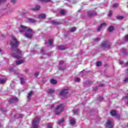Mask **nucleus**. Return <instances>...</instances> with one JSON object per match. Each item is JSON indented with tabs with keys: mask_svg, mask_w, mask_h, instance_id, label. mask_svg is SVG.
<instances>
[{
	"mask_svg": "<svg viewBox=\"0 0 128 128\" xmlns=\"http://www.w3.org/2000/svg\"><path fill=\"white\" fill-rule=\"evenodd\" d=\"M109 32H112L114 30V27L112 26H110L108 28Z\"/></svg>",
	"mask_w": 128,
	"mask_h": 128,
	"instance_id": "obj_32",
	"label": "nucleus"
},
{
	"mask_svg": "<svg viewBox=\"0 0 128 128\" xmlns=\"http://www.w3.org/2000/svg\"><path fill=\"white\" fill-rule=\"evenodd\" d=\"M110 114L112 116H116V118H120V116L119 114H116V112L114 110L110 112Z\"/></svg>",
	"mask_w": 128,
	"mask_h": 128,
	"instance_id": "obj_8",
	"label": "nucleus"
},
{
	"mask_svg": "<svg viewBox=\"0 0 128 128\" xmlns=\"http://www.w3.org/2000/svg\"><path fill=\"white\" fill-rule=\"evenodd\" d=\"M38 124H40V118L36 117L32 120V128H38Z\"/></svg>",
	"mask_w": 128,
	"mask_h": 128,
	"instance_id": "obj_3",
	"label": "nucleus"
},
{
	"mask_svg": "<svg viewBox=\"0 0 128 128\" xmlns=\"http://www.w3.org/2000/svg\"><path fill=\"white\" fill-rule=\"evenodd\" d=\"M106 23L102 24L97 28V32H100V30H102V28H106Z\"/></svg>",
	"mask_w": 128,
	"mask_h": 128,
	"instance_id": "obj_10",
	"label": "nucleus"
},
{
	"mask_svg": "<svg viewBox=\"0 0 128 128\" xmlns=\"http://www.w3.org/2000/svg\"><path fill=\"white\" fill-rule=\"evenodd\" d=\"M6 2V0H0V4L2 2Z\"/></svg>",
	"mask_w": 128,
	"mask_h": 128,
	"instance_id": "obj_42",
	"label": "nucleus"
},
{
	"mask_svg": "<svg viewBox=\"0 0 128 128\" xmlns=\"http://www.w3.org/2000/svg\"><path fill=\"white\" fill-rule=\"evenodd\" d=\"M10 44L12 46V52H16V54L12 53V56H13V58H17V60L20 58L22 52H20V50L16 48L18 46V44H20V42L14 36H11Z\"/></svg>",
	"mask_w": 128,
	"mask_h": 128,
	"instance_id": "obj_1",
	"label": "nucleus"
},
{
	"mask_svg": "<svg viewBox=\"0 0 128 128\" xmlns=\"http://www.w3.org/2000/svg\"><path fill=\"white\" fill-rule=\"evenodd\" d=\"M52 24H54V26H56V24H59L60 23L58 22H56V20H52Z\"/></svg>",
	"mask_w": 128,
	"mask_h": 128,
	"instance_id": "obj_21",
	"label": "nucleus"
},
{
	"mask_svg": "<svg viewBox=\"0 0 128 128\" xmlns=\"http://www.w3.org/2000/svg\"><path fill=\"white\" fill-rule=\"evenodd\" d=\"M64 110V105L61 104L55 108V112L56 114H60V112Z\"/></svg>",
	"mask_w": 128,
	"mask_h": 128,
	"instance_id": "obj_5",
	"label": "nucleus"
},
{
	"mask_svg": "<svg viewBox=\"0 0 128 128\" xmlns=\"http://www.w3.org/2000/svg\"><path fill=\"white\" fill-rule=\"evenodd\" d=\"M70 124L71 126L76 124V120H74V118H70Z\"/></svg>",
	"mask_w": 128,
	"mask_h": 128,
	"instance_id": "obj_11",
	"label": "nucleus"
},
{
	"mask_svg": "<svg viewBox=\"0 0 128 128\" xmlns=\"http://www.w3.org/2000/svg\"><path fill=\"white\" fill-rule=\"evenodd\" d=\"M117 20H122L124 18V16H118L116 17Z\"/></svg>",
	"mask_w": 128,
	"mask_h": 128,
	"instance_id": "obj_30",
	"label": "nucleus"
},
{
	"mask_svg": "<svg viewBox=\"0 0 128 128\" xmlns=\"http://www.w3.org/2000/svg\"><path fill=\"white\" fill-rule=\"evenodd\" d=\"M11 2L12 4H16V0H11Z\"/></svg>",
	"mask_w": 128,
	"mask_h": 128,
	"instance_id": "obj_43",
	"label": "nucleus"
},
{
	"mask_svg": "<svg viewBox=\"0 0 128 128\" xmlns=\"http://www.w3.org/2000/svg\"><path fill=\"white\" fill-rule=\"evenodd\" d=\"M102 48H107L108 50L110 48V43L108 41H105L102 43Z\"/></svg>",
	"mask_w": 128,
	"mask_h": 128,
	"instance_id": "obj_6",
	"label": "nucleus"
},
{
	"mask_svg": "<svg viewBox=\"0 0 128 128\" xmlns=\"http://www.w3.org/2000/svg\"><path fill=\"white\" fill-rule=\"evenodd\" d=\"M40 2H50V0H40Z\"/></svg>",
	"mask_w": 128,
	"mask_h": 128,
	"instance_id": "obj_29",
	"label": "nucleus"
},
{
	"mask_svg": "<svg viewBox=\"0 0 128 128\" xmlns=\"http://www.w3.org/2000/svg\"><path fill=\"white\" fill-rule=\"evenodd\" d=\"M59 64H64V61H60L59 62Z\"/></svg>",
	"mask_w": 128,
	"mask_h": 128,
	"instance_id": "obj_46",
	"label": "nucleus"
},
{
	"mask_svg": "<svg viewBox=\"0 0 128 128\" xmlns=\"http://www.w3.org/2000/svg\"><path fill=\"white\" fill-rule=\"evenodd\" d=\"M48 94H54V89H49L48 90Z\"/></svg>",
	"mask_w": 128,
	"mask_h": 128,
	"instance_id": "obj_22",
	"label": "nucleus"
},
{
	"mask_svg": "<svg viewBox=\"0 0 128 128\" xmlns=\"http://www.w3.org/2000/svg\"><path fill=\"white\" fill-rule=\"evenodd\" d=\"M18 98L16 97H13L8 100L10 104H14L18 102Z\"/></svg>",
	"mask_w": 128,
	"mask_h": 128,
	"instance_id": "obj_9",
	"label": "nucleus"
},
{
	"mask_svg": "<svg viewBox=\"0 0 128 128\" xmlns=\"http://www.w3.org/2000/svg\"><path fill=\"white\" fill-rule=\"evenodd\" d=\"M119 64H124V61L119 60Z\"/></svg>",
	"mask_w": 128,
	"mask_h": 128,
	"instance_id": "obj_44",
	"label": "nucleus"
},
{
	"mask_svg": "<svg viewBox=\"0 0 128 128\" xmlns=\"http://www.w3.org/2000/svg\"><path fill=\"white\" fill-rule=\"evenodd\" d=\"M2 52V50L0 48V52Z\"/></svg>",
	"mask_w": 128,
	"mask_h": 128,
	"instance_id": "obj_55",
	"label": "nucleus"
},
{
	"mask_svg": "<svg viewBox=\"0 0 128 128\" xmlns=\"http://www.w3.org/2000/svg\"><path fill=\"white\" fill-rule=\"evenodd\" d=\"M54 105H52V106H51V108H54Z\"/></svg>",
	"mask_w": 128,
	"mask_h": 128,
	"instance_id": "obj_52",
	"label": "nucleus"
},
{
	"mask_svg": "<svg viewBox=\"0 0 128 128\" xmlns=\"http://www.w3.org/2000/svg\"><path fill=\"white\" fill-rule=\"evenodd\" d=\"M12 70H14V69L12 68V69L10 70V71H11V72H12Z\"/></svg>",
	"mask_w": 128,
	"mask_h": 128,
	"instance_id": "obj_54",
	"label": "nucleus"
},
{
	"mask_svg": "<svg viewBox=\"0 0 128 128\" xmlns=\"http://www.w3.org/2000/svg\"><path fill=\"white\" fill-rule=\"evenodd\" d=\"M38 74H39L38 72L35 73V76H38Z\"/></svg>",
	"mask_w": 128,
	"mask_h": 128,
	"instance_id": "obj_47",
	"label": "nucleus"
},
{
	"mask_svg": "<svg viewBox=\"0 0 128 128\" xmlns=\"http://www.w3.org/2000/svg\"><path fill=\"white\" fill-rule=\"evenodd\" d=\"M112 11H110L108 16H112Z\"/></svg>",
	"mask_w": 128,
	"mask_h": 128,
	"instance_id": "obj_36",
	"label": "nucleus"
},
{
	"mask_svg": "<svg viewBox=\"0 0 128 128\" xmlns=\"http://www.w3.org/2000/svg\"><path fill=\"white\" fill-rule=\"evenodd\" d=\"M47 128H52V124L50 123L47 124Z\"/></svg>",
	"mask_w": 128,
	"mask_h": 128,
	"instance_id": "obj_25",
	"label": "nucleus"
},
{
	"mask_svg": "<svg viewBox=\"0 0 128 128\" xmlns=\"http://www.w3.org/2000/svg\"><path fill=\"white\" fill-rule=\"evenodd\" d=\"M73 112L74 114H78V109H74L73 110Z\"/></svg>",
	"mask_w": 128,
	"mask_h": 128,
	"instance_id": "obj_31",
	"label": "nucleus"
},
{
	"mask_svg": "<svg viewBox=\"0 0 128 128\" xmlns=\"http://www.w3.org/2000/svg\"><path fill=\"white\" fill-rule=\"evenodd\" d=\"M59 70H66V68L60 66L59 67Z\"/></svg>",
	"mask_w": 128,
	"mask_h": 128,
	"instance_id": "obj_33",
	"label": "nucleus"
},
{
	"mask_svg": "<svg viewBox=\"0 0 128 128\" xmlns=\"http://www.w3.org/2000/svg\"><path fill=\"white\" fill-rule=\"evenodd\" d=\"M2 126V125L0 124V127Z\"/></svg>",
	"mask_w": 128,
	"mask_h": 128,
	"instance_id": "obj_59",
	"label": "nucleus"
},
{
	"mask_svg": "<svg viewBox=\"0 0 128 128\" xmlns=\"http://www.w3.org/2000/svg\"><path fill=\"white\" fill-rule=\"evenodd\" d=\"M22 118V114H19V117L17 118Z\"/></svg>",
	"mask_w": 128,
	"mask_h": 128,
	"instance_id": "obj_45",
	"label": "nucleus"
},
{
	"mask_svg": "<svg viewBox=\"0 0 128 128\" xmlns=\"http://www.w3.org/2000/svg\"><path fill=\"white\" fill-rule=\"evenodd\" d=\"M28 70H26V72H28Z\"/></svg>",
	"mask_w": 128,
	"mask_h": 128,
	"instance_id": "obj_57",
	"label": "nucleus"
},
{
	"mask_svg": "<svg viewBox=\"0 0 128 128\" xmlns=\"http://www.w3.org/2000/svg\"><path fill=\"white\" fill-rule=\"evenodd\" d=\"M105 126L106 128H114V121L112 119H108Z\"/></svg>",
	"mask_w": 128,
	"mask_h": 128,
	"instance_id": "obj_4",
	"label": "nucleus"
},
{
	"mask_svg": "<svg viewBox=\"0 0 128 128\" xmlns=\"http://www.w3.org/2000/svg\"><path fill=\"white\" fill-rule=\"evenodd\" d=\"M128 82V78H125V79L124 80V82Z\"/></svg>",
	"mask_w": 128,
	"mask_h": 128,
	"instance_id": "obj_41",
	"label": "nucleus"
},
{
	"mask_svg": "<svg viewBox=\"0 0 128 128\" xmlns=\"http://www.w3.org/2000/svg\"><path fill=\"white\" fill-rule=\"evenodd\" d=\"M40 53L42 54H45L44 50V49H42Z\"/></svg>",
	"mask_w": 128,
	"mask_h": 128,
	"instance_id": "obj_40",
	"label": "nucleus"
},
{
	"mask_svg": "<svg viewBox=\"0 0 128 128\" xmlns=\"http://www.w3.org/2000/svg\"><path fill=\"white\" fill-rule=\"evenodd\" d=\"M48 44H49V46H52V44H54V40H52V39L49 40Z\"/></svg>",
	"mask_w": 128,
	"mask_h": 128,
	"instance_id": "obj_19",
	"label": "nucleus"
},
{
	"mask_svg": "<svg viewBox=\"0 0 128 128\" xmlns=\"http://www.w3.org/2000/svg\"><path fill=\"white\" fill-rule=\"evenodd\" d=\"M103 86L102 84H101L100 85V86Z\"/></svg>",
	"mask_w": 128,
	"mask_h": 128,
	"instance_id": "obj_56",
	"label": "nucleus"
},
{
	"mask_svg": "<svg viewBox=\"0 0 128 128\" xmlns=\"http://www.w3.org/2000/svg\"><path fill=\"white\" fill-rule=\"evenodd\" d=\"M1 110H2V112H4V108H2Z\"/></svg>",
	"mask_w": 128,
	"mask_h": 128,
	"instance_id": "obj_50",
	"label": "nucleus"
},
{
	"mask_svg": "<svg viewBox=\"0 0 128 128\" xmlns=\"http://www.w3.org/2000/svg\"><path fill=\"white\" fill-rule=\"evenodd\" d=\"M26 78H20V84H24V82H26Z\"/></svg>",
	"mask_w": 128,
	"mask_h": 128,
	"instance_id": "obj_17",
	"label": "nucleus"
},
{
	"mask_svg": "<svg viewBox=\"0 0 128 128\" xmlns=\"http://www.w3.org/2000/svg\"><path fill=\"white\" fill-rule=\"evenodd\" d=\"M51 84H56V80L54 79L51 80Z\"/></svg>",
	"mask_w": 128,
	"mask_h": 128,
	"instance_id": "obj_27",
	"label": "nucleus"
},
{
	"mask_svg": "<svg viewBox=\"0 0 128 128\" xmlns=\"http://www.w3.org/2000/svg\"><path fill=\"white\" fill-rule=\"evenodd\" d=\"M125 40H128V35H126L125 36Z\"/></svg>",
	"mask_w": 128,
	"mask_h": 128,
	"instance_id": "obj_48",
	"label": "nucleus"
},
{
	"mask_svg": "<svg viewBox=\"0 0 128 128\" xmlns=\"http://www.w3.org/2000/svg\"><path fill=\"white\" fill-rule=\"evenodd\" d=\"M98 100L100 101V102H102V100H104V98L102 96H100L98 98Z\"/></svg>",
	"mask_w": 128,
	"mask_h": 128,
	"instance_id": "obj_38",
	"label": "nucleus"
},
{
	"mask_svg": "<svg viewBox=\"0 0 128 128\" xmlns=\"http://www.w3.org/2000/svg\"><path fill=\"white\" fill-rule=\"evenodd\" d=\"M40 8V6L36 5L34 8H32L33 10H39Z\"/></svg>",
	"mask_w": 128,
	"mask_h": 128,
	"instance_id": "obj_15",
	"label": "nucleus"
},
{
	"mask_svg": "<svg viewBox=\"0 0 128 128\" xmlns=\"http://www.w3.org/2000/svg\"><path fill=\"white\" fill-rule=\"evenodd\" d=\"M88 16H92L96 14V12H94L92 11H88Z\"/></svg>",
	"mask_w": 128,
	"mask_h": 128,
	"instance_id": "obj_12",
	"label": "nucleus"
},
{
	"mask_svg": "<svg viewBox=\"0 0 128 128\" xmlns=\"http://www.w3.org/2000/svg\"><path fill=\"white\" fill-rule=\"evenodd\" d=\"M100 40V38H95V39L94 40L95 42H98V41Z\"/></svg>",
	"mask_w": 128,
	"mask_h": 128,
	"instance_id": "obj_39",
	"label": "nucleus"
},
{
	"mask_svg": "<svg viewBox=\"0 0 128 128\" xmlns=\"http://www.w3.org/2000/svg\"><path fill=\"white\" fill-rule=\"evenodd\" d=\"M6 79H0V84H6Z\"/></svg>",
	"mask_w": 128,
	"mask_h": 128,
	"instance_id": "obj_23",
	"label": "nucleus"
},
{
	"mask_svg": "<svg viewBox=\"0 0 128 128\" xmlns=\"http://www.w3.org/2000/svg\"><path fill=\"white\" fill-rule=\"evenodd\" d=\"M68 89H64L60 92V96H64V98H66V94H68Z\"/></svg>",
	"mask_w": 128,
	"mask_h": 128,
	"instance_id": "obj_7",
	"label": "nucleus"
},
{
	"mask_svg": "<svg viewBox=\"0 0 128 128\" xmlns=\"http://www.w3.org/2000/svg\"><path fill=\"white\" fill-rule=\"evenodd\" d=\"M80 78H75V82H80Z\"/></svg>",
	"mask_w": 128,
	"mask_h": 128,
	"instance_id": "obj_35",
	"label": "nucleus"
},
{
	"mask_svg": "<svg viewBox=\"0 0 128 128\" xmlns=\"http://www.w3.org/2000/svg\"><path fill=\"white\" fill-rule=\"evenodd\" d=\"M118 6V4L116 3H115L113 4V8H116V6Z\"/></svg>",
	"mask_w": 128,
	"mask_h": 128,
	"instance_id": "obj_37",
	"label": "nucleus"
},
{
	"mask_svg": "<svg viewBox=\"0 0 128 128\" xmlns=\"http://www.w3.org/2000/svg\"><path fill=\"white\" fill-rule=\"evenodd\" d=\"M101 64H102V62L100 61H99L96 62V66H100Z\"/></svg>",
	"mask_w": 128,
	"mask_h": 128,
	"instance_id": "obj_28",
	"label": "nucleus"
},
{
	"mask_svg": "<svg viewBox=\"0 0 128 128\" xmlns=\"http://www.w3.org/2000/svg\"><path fill=\"white\" fill-rule=\"evenodd\" d=\"M127 72H128V69L127 70Z\"/></svg>",
	"mask_w": 128,
	"mask_h": 128,
	"instance_id": "obj_58",
	"label": "nucleus"
},
{
	"mask_svg": "<svg viewBox=\"0 0 128 128\" xmlns=\"http://www.w3.org/2000/svg\"><path fill=\"white\" fill-rule=\"evenodd\" d=\"M28 20L29 22H31L32 24L36 22V20L32 18H28Z\"/></svg>",
	"mask_w": 128,
	"mask_h": 128,
	"instance_id": "obj_18",
	"label": "nucleus"
},
{
	"mask_svg": "<svg viewBox=\"0 0 128 128\" xmlns=\"http://www.w3.org/2000/svg\"><path fill=\"white\" fill-rule=\"evenodd\" d=\"M122 44V43H118V44Z\"/></svg>",
	"mask_w": 128,
	"mask_h": 128,
	"instance_id": "obj_53",
	"label": "nucleus"
},
{
	"mask_svg": "<svg viewBox=\"0 0 128 128\" xmlns=\"http://www.w3.org/2000/svg\"><path fill=\"white\" fill-rule=\"evenodd\" d=\"M34 94V92L32 91H31L30 93L28 94V98H30V96H32V94Z\"/></svg>",
	"mask_w": 128,
	"mask_h": 128,
	"instance_id": "obj_24",
	"label": "nucleus"
},
{
	"mask_svg": "<svg viewBox=\"0 0 128 128\" xmlns=\"http://www.w3.org/2000/svg\"><path fill=\"white\" fill-rule=\"evenodd\" d=\"M19 30L22 34L25 33V36L28 38H32L34 34V31L32 30L23 25H20Z\"/></svg>",
	"mask_w": 128,
	"mask_h": 128,
	"instance_id": "obj_2",
	"label": "nucleus"
},
{
	"mask_svg": "<svg viewBox=\"0 0 128 128\" xmlns=\"http://www.w3.org/2000/svg\"><path fill=\"white\" fill-rule=\"evenodd\" d=\"M64 122V118H62L61 120H60L58 122V124H62Z\"/></svg>",
	"mask_w": 128,
	"mask_h": 128,
	"instance_id": "obj_20",
	"label": "nucleus"
},
{
	"mask_svg": "<svg viewBox=\"0 0 128 128\" xmlns=\"http://www.w3.org/2000/svg\"><path fill=\"white\" fill-rule=\"evenodd\" d=\"M58 50H66V46H58Z\"/></svg>",
	"mask_w": 128,
	"mask_h": 128,
	"instance_id": "obj_16",
	"label": "nucleus"
},
{
	"mask_svg": "<svg viewBox=\"0 0 128 128\" xmlns=\"http://www.w3.org/2000/svg\"><path fill=\"white\" fill-rule=\"evenodd\" d=\"M24 60H20L16 61V64L17 66H19V64H24Z\"/></svg>",
	"mask_w": 128,
	"mask_h": 128,
	"instance_id": "obj_14",
	"label": "nucleus"
},
{
	"mask_svg": "<svg viewBox=\"0 0 128 128\" xmlns=\"http://www.w3.org/2000/svg\"><path fill=\"white\" fill-rule=\"evenodd\" d=\"M126 100H128V94L124 97Z\"/></svg>",
	"mask_w": 128,
	"mask_h": 128,
	"instance_id": "obj_49",
	"label": "nucleus"
},
{
	"mask_svg": "<svg viewBox=\"0 0 128 128\" xmlns=\"http://www.w3.org/2000/svg\"><path fill=\"white\" fill-rule=\"evenodd\" d=\"M38 18L40 20H44V18H46V14H40L38 16Z\"/></svg>",
	"mask_w": 128,
	"mask_h": 128,
	"instance_id": "obj_13",
	"label": "nucleus"
},
{
	"mask_svg": "<svg viewBox=\"0 0 128 128\" xmlns=\"http://www.w3.org/2000/svg\"><path fill=\"white\" fill-rule=\"evenodd\" d=\"M76 30V27H73L70 30V32H75Z\"/></svg>",
	"mask_w": 128,
	"mask_h": 128,
	"instance_id": "obj_26",
	"label": "nucleus"
},
{
	"mask_svg": "<svg viewBox=\"0 0 128 128\" xmlns=\"http://www.w3.org/2000/svg\"><path fill=\"white\" fill-rule=\"evenodd\" d=\"M60 14H66V12L64 10H61L60 11Z\"/></svg>",
	"mask_w": 128,
	"mask_h": 128,
	"instance_id": "obj_34",
	"label": "nucleus"
},
{
	"mask_svg": "<svg viewBox=\"0 0 128 128\" xmlns=\"http://www.w3.org/2000/svg\"><path fill=\"white\" fill-rule=\"evenodd\" d=\"M128 66V62H127L126 63V66Z\"/></svg>",
	"mask_w": 128,
	"mask_h": 128,
	"instance_id": "obj_51",
	"label": "nucleus"
}]
</instances>
